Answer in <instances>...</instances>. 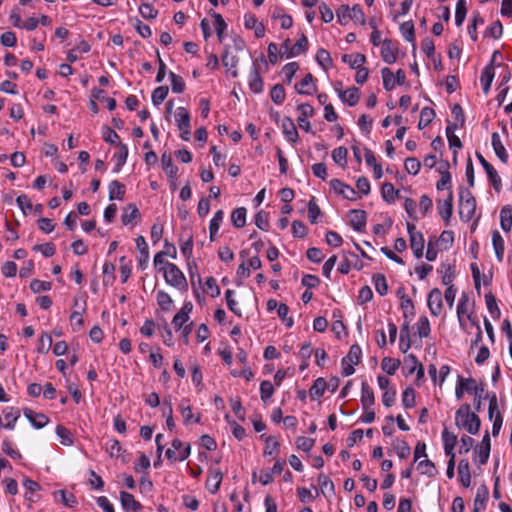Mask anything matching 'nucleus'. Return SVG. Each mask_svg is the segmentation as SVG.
Returning a JSON list of instances; mask_svg holds the SVG:
<instances>
[{
	"label": "nucleus",
	"mask_w": 512,
	"mask_h": 512,
	"mask_svg": "<svg viewBox=\"0 0 512 512\" xmlns=\"http://www.w3.org/2000/svg\"><path fill=\"white\" fill-rule=\"evenodd\" d=\"M492 244H493V248H494L496 257H497L498 261L501 262L503 260L505 247H504V239L502 238L501 234L497 230H494L492 233Z\"/></svg>",
	"instance_id": "c756f323"
},
{
	"label": "nucleus",
	"mask_w": 512,
	"mask_h": 512,
	"mask_svg": "<svg viewBox=\"0 0 512 512\" xmlns=\"http://www.w3.org/2000/svg\"><path fill=\"white\" fill-rule=\"evenodd\" d=\"M119 151L114 155V158L116 159V168L115 172H119L120 168L125 164L127 157H128V147L123 144H118Z\"/></svg>",
	"instance_id": "a18cd8bd"
},
{
	"label": "nucleus",
	"mask_w": 512,
	"mask_h": 512,
	"mask_svg": "<svg viewBox=\"0 0 512 512\" xmlns=\"http://www.w3.org/2000/svg\"><path fill=\"white\" fill-rule=\"evenodd\" d=\"M263 79L257 67L254 65L249 76V87L254 93H261L263 91Z\"/></svg>",
	"instance_id": "b1692460"
},
{
	"label": "nucleus",
	"mask_w": 512,
	"mask_h": 512,
	"mask_svg": "<svg viewBox=\"0 0 512 512\" xmlns=\"http://www.w3.org/2000/svg\"><path fill=\"white\" fill-rule=\"evenodd\" d=\"M212 17L214 18V26H215L218 41L220 43H222L223 42V34L227 28V24L225 23L223 17L219 13L213 12Z\"/></svg>",
	"instance_id": "a19ab883"
},
{
	"label": "nucleus",
	"mask_w": 512,
	"mask_h": 512,
	"mask_svg": "<svg viewBox=\"0 0 512 512\" xmlns=\"http://www.w3.org/2000/svg\"><path fill=\"white\" fill-rule=\"evenodd\" d=\"M140 218V212L135 204H128L121 215V221L123 225H128L132 221Z\"/></svg>",
	"instance_id": "393cba45"
},
{
	"label": "nucleus",
	"mask_w": 512,
	"mask_h": 512,
	"mask_svg": "<svg viewBox=\"0 0 512 512\" xmlns=\"http://www.w3.org/2000/svg\"><path fill=\"white\" fill-rule=\"evenodd\" d=\"M490 437L488 431H486L485 435L483 436L482 442L479 446L476 447L475 452L477 454V463L479 465H484L487 463L490 455Z\"/></svg>",
	"instance_id": "1a4fd4ad"
},
{
	"label": "nucleus",
	"mask_w": 512,
	"mask_h": 512,
	"mask_svg": "<svg viewBox=\"0 0 512 512\" xmlns=\"http://www.w3.org/2000/svg\"><path fill=\"white\" fill-rule=\"evenodd\" d=\"M398 191L394 188L392 183H384L381 188L383 199L388 203H393L398 196Z\"/></svg>",
	"instance_id": "c03bdc74"
},
{
	"label": "nucleus",
	"mask_w": 512,
	"mask_h": 512,
	"mask_svg": "<svg viewBox=\"0 0 512 512\" xmlns=\"http://www.w3.org/2000/svg\"><path fill=\"white\" fill-rule=\"evenodd\" d=\"M271 99L276 104H281L285 100V89L281 84L273 86L270 92Z\"/></svg>",
	"instance_id": "338daca9"
},
{
	"label": "nucleus",
	"mask_w": 512,
	"mask_h": 512,
	"mask_svg": "<svg viewBox=\"0 0 512 512\" xmlns=\"http://www.w3.org/2000/svg\"><path fill=\"white\" fill-rule=\"evenodd\" d=\"M399 366L400 361L390 357H384L381 362V368L389 375H393Z\"/></svg>",
	"instance_id": "603ef678"
},
{
	"label": "nucleus",
	"mask_w": 512,
	"mask_h": 512,
	"mask_svg": "<svg viewBox=\"0 0 512 512\" xmlns=\"http://www.w3.org/2000/svg\"><path fill=\"white\" fill-rule=\"evenodd\" d=\"M458 475L462 485L466 488L469 487L471 484V474L468 460H460L458 464Z\"/></svg>",
	"instance_id": "4be33fe9"
},
{
	"label": "nucleus",
	"mask_w": 512,
	"mask_h": 512,
	"mask_svg": "<svg viewBox=\"0 0 512 512\" xmlns=\"http://www.w3.org/2000/svg\"><path fill=\"white\" fill-rule=\"evenodd\" d=\"M367 214L364 210L353 209L349 212V223L356 231H363L366 226Z\"/></svg>",
	"instance_id": "9b49d317"
},
{
	"label": "nucleus",
	"mask_w": 512,
	"mask_h": 512,
	"mask_svg": "<svg viewBox=\"0 0 512 512\" xmlns=\"http://www.w3.org/2000/svg\"><path fill=\"white\" fill-rule=\"evenodd\" d=\"M169 92L168 86H159L152 92V102L155 106H159L167 97Z\"/></svg>",
	"instance_id": "3c124183"
},
{
	"label": "nucleus",
	"mask_w": 512,
	"mask_h": 512,
	"mask_svg": "<svg viewBox=\"0 0 512 512\" xmlns=\"http://www.w3.org/2000/svg\"><path fill=\"white\" fill-rule=\"evenodd\" d=\"M274 393V387L272 383L268 380H264L260 384V394H261V400L263 402H267Z\"/></svg>",
	"instance_id": "774afa93"
},
{
	"label": "nucleus",
	"mask_w": 512,
	"mask_h": 512,
	"mask_svg": "<svg viewBox=\"0 0 512 512\" xmlns=\"http://www.w3.org/2000/svg\"><path fill=\"white\" fill-rule=\"evenodd\" d=\"M427 305L432 315L439 316L442 312V293L438 288L430 291L427 299Z\"/></svg>",
	"instance_id": "6e6552de"
},
{
	"label": "nucleus",
	"mask_w": 512,
	"mask_h": 512,
	"mask_svg": "<svg viewBox=\"0 0 512 512\" xmlns=\"http://www.w3.org/2000/svg\"><path fill=\"white\" fill-rule=\"evenodd\" d=\"M183 236H185L186 239L183 240V238H181L180 250L186 259H190L193 249V234L191 229L185 227L183 229Z\"/></svg>",
	"instance_id": "f3484780"
},
{
	"label": "nucleus",
	"mask_w": 512,
	"mask_h": 512,
	"mask_svg": "<svg viewBox=\"0 0 512 512\" xmlns=\"http://www.w3.org/2000/svg\"><path fill=\"white\" fill-rule=\"evenodd\" d=\"M23 413L29 422L37 429L43 428L49 422V418L46 415L37 413L32 409L26 408Z\"/></svg>",
	"instance_id": "2eb2a0df"
},
{
	"label": "nucleus",
	"mask_w": 512,
	"mask_h": 512,
	"mask_svg": "<svg viewBox=\"0 0 512 512\" xmlns=\"http://www.w3.org/2000/svg\"><path fill=\"white\" fill-rule=\"evenodd\" d=\"M492 146L495 154L500 159L502 163H507L508 161V153L506 148L501 142L500 136L497 132L492 133Z\"/></svg>",
	"instance_id": "412c9836"
},
{
	"label": "nucleus",
	"mask_w": 512,
	"mask_h": 512,
	"mask_svg": "<svg viewBox=\"0 0 512 512\" xmlns=\"http://www.w3.org/2000/svg\"><path fill=\"white\" fill-rule=\"evenodd\" d=\"M411 347L409 340V325L404 324L400 332V349L403 353H406Z\"/></svg>",
	"instance_id": "6e6d98bb"
},
{
	"label": "nucleus",
	"mask_w": 512,
	"mask_h": 512,
	"mask_svg": "<svg viewBox=\"0 0 512 512\" xmlns=\"http://www.w3.org/2000/svg\"><path fill=\"white\" fill-rule=\"evenodd\" d=\"M169 77L171 79L172 91L174 93H182L185 90V82L183 78L174 72L169 73Z\"/></svg>",
	"instance_id": "052dcab7"
},
{
	"label": "nucleus",
	"mask_w": 512,
	"mask_h": 512,
	"mask_svg": "<svg viewBox=\"0 0 512 512\" xmlns=\"http://www.w3.org/2000/svg\"><path fill=\"white\" fill-rule=\"evenodd\" d=\"M161 164L165 173L170 178H175L178 172V168L173 164L172 157L168 153H163L161 156Z\"/></svg>",
	"instance_id": "473e14b6"
},
{
	"label": "nucleus",
	"mask_w": 512,
	"mask_h": 512,
	"mask_svg": "<svg viewBox=\"0 0 512 512\" xmlns=\"http://www.w3.org/2000/svg\"><path fill=\"white\" fill-rule=\"evenodd\" d=\"M435 117V111L430 107H424L420 113V119L418 122V128L424 129L427 127Z\"/></svg>",
	"instance_id": "ea45409f"
},
{
	"label": "nucleus",
	"mask_w": 512,
	"mask_h": 512,
	"mask_svg": "<svg viewBox=\"0 0 512 512\" xmlns=\"http://www.w3.org/2000/svg\"><path fill=\"white\" fill-rule=\"evenodd\" d=\"M375 402V396L372 388L366 383L362 382L361 387V403L364 410H367Z\"/></svg>",
	"instance_id": "5701e85b"
},
{
	"label": "nucleus",
	"mask_w": 512,
	"mask_h": 512,
	"mask_svg": "<svg viewBox=\"0 0 512 512\" xmlns=\"http://www.w3.org/2000/svg\"><path fill=\"white\" fill-rule=\"evenodd\" d=\"M398 46L390 39H384L381 46V57L387 64H393L397 61Z\"/></svg>",
	"instance_id": "0eeeda50"
},
{
	"label": "nucleus",
	"mask_w": 512,
	"mask_h": 512,
	"mask_svg": "<svg viewBox=\"0 0 512 512\" xmlns=\"http://www.w3.org/2000/svg\"><path fill=\"white\" fill-rule=\"evenodd\" d=\"M476 157L484 168L493 188L496 191H500L502 187V181L495 168L483 157L482 154L477 152Z\"/></svg>",
	"instance_id": "20e7f679"
},
{
	"label": "nucleus",
	"mask_w": 512,
	"mask_h": 512,
	"mask_svg": "<svg viewBox=\"0 0 512 512\" xmlns=\"http://www.w3.org/2000/svg\"><path fill=\"white\" fill-rule=\"evenodd\" d=\"M223 215H224L223 211L218 210L214 214L213 218L210 221L209 230H210V240L211 241L215 240V235L217 234V232L220 228V224L223 220Z\"/></svg>",
	"instance_id": "79ce46f5"
},
{
	"label": "nucleus",
	"mask_w": 512,
	"mask_h": 512,
	"mask_svg": "<svg viewBox=\"0 0 512 512\" xmlns=\"http://www.w3.org/2000/svg\"><path fill=\"white\" fill-rule=\"evenodd\" d=\"M437 209L439 215L445 221H448L450 219L453 210V194L451 190L449 191L446 199L438 202Z\"/></svg>",
	"instance_id": "dca6fc26"
},
{
	"label": "nucleus",
	"mask_w": 512,
	"mask_h": 512,
	"mask_svg": "<svg viewBox=\"0 0 512 512\" xmlns=\"http://www.w3.org/2000/svg\"><path fill=\"white\" fill-rule=\"evenodd\" d=\"M295 89L299 94H313L316 91V86L313 84V75L311 73L306 74L301 82L295 85Z\"/></svg>",
	"instance_id": "a211bd4d"
},
{
	"label": "nucleus",
	"mask_w": 512,
	"mask_h": 512,
	"mask_svg": "<svg viewBox=\"0 0 512 512\" xmlns=\"http://www.w3.org/2000/svg\"><path fill=\"white\" fill-rule=\"evenodd\" d=\"M381 75H382L383 86H384L385 90H387V91L393 90L395 87V79H394L393 72L389 68L384 67L381 70Z\"/></svg>",
	"instance_id": "09e8293b"
},
{
	"label": "nucleus",
	"mask_w": 512,
	"mask_h": 512,
	"mask_svg": "<svg viewBox=\"0 0 512 512\" xmlns=\"http://www.w3.org/2000/svg\"><path fill=\"white\" fill-rule=\"evenodd\" d=\"M331 188L343 198L356 201L358 199L357 192L350 185L343 183L339 179H332L330 181Z\"/></svg>",
	"instance_id": "423d86ee"
},
{
	"label": "nucleus",
	"mask_w": 512,
	"mask_h": 512,
	"mask_svg": "<svg viewBox=\"0 0 512 512\" xmlns=\"http://www.w3.org/2000/svg\"><path fill=\"white\" fill-rule=\"evenodd\" d=\"M246 208L239 207L231 213V222L236 228H242L246 224Z\"/></svg>",
	"instance_id": "4c0bfd02"
},
{
	"label": "nucleus",
	"mask_w": 512,
	"mask_h": 512,
	"mask_svg": "<svg viewBox=\"0 0 512 512\" xmlns=\"http://www.w3.org/2000/svg\"><path fill=\"white\" fill-rule=\"evenodd\" d=\"M115 265L111 262H106L103 265V284L105 286L111 285L115 279Z\"/></svg>",
	"instance_id": "8fccbe9b"
},
{
	"label": "nucleus",
	"mask_w": 512,
	"mask_h": 512,
	"mask_svg": "<svg viewBox=\"0 0 512 512\" xmlns=\"http://www.w3.org/2000/svg\"><path fill=\"white\" fill-rule=\"evenodd\" d=\"M455 422L458 427H462L470 434H477L480 430L481 420L477 414L470 412L468 404L463 405L456 411Z\"/></svg>",
	"instance_id": "f257e3e1"
},
{
	"label": "nucleus",
	"mask_w": 512,
	"mask_h": 512,
	"mask_svg": "<svg viewBox=\"0 0 512 512\" xmlns=\"http://www.w3.org/2000/svg\"><path fill=\"white\" fill-rule=\"evenodd\" d=\"M467 13L466 0H458L455 11V23L457 26H461L465 20Z\"/></svg>",
	"instance_id": "5fc2aeb1"
},
{
	"label": "nucleus",
	"mask_w": 512,
	"mask_h": 512,
	"mask_svg": "<svg viewBox=\"0 0 512 512\" xmlns=\"http://www.w3.org/2000/svg\"><path fill=\"white\" fill-rule=\"evenodd\" d=\"M410 239V247L416 258H421L424 250V237L423 234L420 233L418 235L409 237Z\"/></svg>",
	"instance_id": "f704fd0d"
},
{
	"label": "nucleus",
	"mask_w": 512,
	"mask_h": 512,
	"mask_svg": "<svg viewBox=\"0 0 512 512\" xmlns=\"http://www.w3.org/2000/svg\"><path fill=\"white\" fill-rule=\"evenodd\" d=\"M326 387H327V382L325 381V379L322 377L317 378L314 381L312 387L310 388V391H309L310 397L312 399H318V398L322 397L325 392Z\"/></svg>",
	"instance_id": "c9c22d12"
},
{
	"label": "nucleus",
	"mask_w": 512,
	"mask_h": 512,
	"mask_svg": "<svg viewBox=\"0 0 512 512\" xmlns=\"http://www.w3.org/2000/svg\"><path fill=\"white\" fill-rule=\"evenodd\" d=\"M282 130L288 141L295 143L298 139L297 128L291 118L285 117L282 120Z\"/></svg>",
	"instance_id": "aec40b11"
},
{
	"label": "nucleus",
	"mask_w": 512,
	"mask_h": 512,
	"mask_svg": "<svg viewBox=\"0 0 512 512\" xmlns=\"http://www.w3.org/2000/svg\"><path fill=\"white\" fill-rule=\"evenodd\" d=\"M489 492L488 488L485 485L480 486L477 489V493L474 499V509L484 510L486 507V502L488 500Z\"/></svg>",
	"instance_id": "c85d7f7f"
},
{
	"label": "nucleus",
	"mask_w": 512,
	"mask_h": 512,
	"mask_svg": "<svg viewBox=\"0 0 512 512\" xmlns=\"http://www.w3.org/2000/svg\"><path fill=\"white\" fill-rule=\"evenodd\" d=\"M339 98L347 103L349 106H355L360 99V91L356 87H351L347 90L336 89Z\"/></svg>",
	"instance_id": "ddd939ff"
},
{
	"label": "nucleus",
	"mask_w": 512,
	"mask_h": 512,
	"mask_svg": "<svg viewBox=\"0 0 512 512\" xmlns=\"http://www.w3.org/2000/svg\"><path fill=\"white\" fill-rule=\"evenodd\" d=\"M136 247L139 251L138 266L141 270H145L149 260V248L143 236L137 237Z\"/></svg>",
	"instance_id": "f8f14e48"
},
{
	"label": "nucleus",
	"mask_w": 512,
	"mask_h": 512,
	"mask_svg": "<svg viewBox=\"0 0 512 512\" xmlns=\"http://www.w3.org/2000/svg\"><path fill=\"white\" fill-rule=\"evenodd\" d=\"M261 439L265 440V455H272L274 451L279 447V442L273 436H266L265 434H262Z\"/></svg>",
	"instance_id": "bf43d9fd"
},
{
	"label": "nucleus",
	"mask_w": 512,
	"mask_h": 512,
	"mask_svg": "<svg viewBox=\"0 0 512 512\" xmlns=\"http://www.w3.org/2000/svg\"><path fill=\"white\" fill-rule=\"evenodd\" d=\"M500 225L505 232H510L512 228V207L504 206L500 211Z\"/></svg>",
	"instance_id": "cd10ccee"
},
{
	"label": "nucleus",
	"mask_w": 512,
	"mask_h": 512,
	"mask_svg": "<svg viewBox=\"0 0 512 512\" xmlns=\"http://www.w3.org/2000/svg\"><path fill=\"white\" fill-rule=\"evenodd\" d=\"M109 199L122 200L125 195V186L118 180H113L109 184Z\"/></svg>",
	"instance_id": "bb28decb"
},
{
	"label": "nucleus",
	"mask_w": 512,
	"mask_h": 512,
	"mask_svg": "<svg viewBox=\"0 0 512 512\" xmlns=\"http://www.w3.org/2000/svg\"><path fill=\"white\" fill-rule=\"evenodd\" d=\"M348 151L345 147H338L332 151V158L338 165L344 167L347 164Z\"/></svg>",
	"instance_id": "4d7b16f0"
},
{
	"label": "nucleus",
	"mask_w": 512,
	"mask_h": 512,
	"mask_svg": "<svg viewBox=\"0 0 512 512\" xmlns=\"http://www.w3.org/2000/svg\"><path fill=\"white\" fill-rule=\"evenodd\" d=\"M120 502L122 508L127 512H137L142 509L140 502L136 501L134 496L128 492H120Z\"/></svg>",
	"instance_id": "4468645a"
},
{
	"label": "nucleus",
	"mask_w": 512,
	"mask_h": 512,
	"mask_svg": "<svg viewBox=\"0 0 512 512\" xmlns=\"http://www.w3.org/2000/svg\"><path fill=\"white\" fill-rule=\"evenodd\" d=\"M467 200L460 201L459 215L462 220L468 222L473 217L476 210V200L471 193H466Z\"/></svg>",
	"instance_id": "39448f33"
},
{
	"label": "nucleus",
	"mask_w": 512,
	"mask_h": 512,
	"mask_svg": "<svg viewBox=\"0 0 512 512\" xmlns=\"http://www.w3.org/2000/svg\"><path fill=\"white\" fill-rule=\"evenodd\" d=\"M442 440L444 444L445 454L449 457H455L453 450L457 443V436L454 433L448 431L447 429H444L442 432Z\"/></svg>",
	"instance_id": "6ab92c4d"
},
{
	"label": "nucleus",
	"mask_w": 512,
	"mask_h": 512,
	"mask_svg": "<svg viewBox=\"0 0 512 512\" xmlns=\"http://www.w3.org/2000/svg\"><path fill=\"white\" fill-rule=\"evenodd\" d=\"M459 383L463 386L464 391L470 394H477L478 392H483L484 389L479 387L477 382L473 378H462L458 377Z\"/></svg>",
	"instance_id": "58836bf2"
},
{
	"label": "nucleus",
	"mask_w": 512,
	"mask_h": 512,
	"mask_svg": "<svg viewBox=\"0 0 512 512\" xmlns=\"http://www.w3.org/2000/svg\"><path fill=\"white\" fill-rule=\"evenodd\" d=\"M159 270L163 271L165 281L171 286L183 291L188 289L186 277L175 264L166 262L165 268H159Z\"/></svg>",
	"instance_id": "7ed1b4c3"
},
{
	"label": "nucleus",
	"mask_w": 512,
	"mask_h": 512,
	"mask_svg": "<svg viewBox=\"0 0 512 512\" xmlns=\"http://www.w3.org/2000/svg\"><path fill=\"white\" fill-rule=\"evenodd\" d=\"M417 332L421 338L428 337L431 331L429 320L426 316H421L417 322Z\"/></svg>",
	"instance_id": "69168bd1"
},
{
	"label": "nucleus",
	"mask_w": 512,
	"mask_h": 512,
	"mask_svg": "<svg viewBox=\"0 0 512 512\" xmlns=\"http://www.w3.org/2000/svg\"><path fill=\"white\" fill-rule=\"evenodd\" d=\"M156 299H157L158 305L161 307L162 310H166V311L170 310L173 301L168 293L160 290L157 292Z\"/></svg>",
	"instance_id": "0e129e2a"
},
{
	"label": "nucleus",
	"mask_w": 512,
	"mask_h": 512,
	"mask_svg": "<svg viewBox=\"0 0 512 512\" xmlns=\"http://www.w3.org/2000/svg\"><path fill=\"white\" fill-rule=\"evenodd\" d=\"M342 61L348 64L351 69H358L366 62V56L361 53L344 54Z\"/></svg>",
	"instance_id": "a878e982"
},
{
	"label": "nucleus",
	"mask_w": 512,
	"mask_h": 512,
	"mask_svg": "<svg viewBox=\"0 0 512 512\" xmlns=\"http://www.w3.org/2000/svg\"><path fill=\"white\" fill-rule=\"evenodd\" d=\"M400 31L402 36L408 42H411L413 45V49H416L415 45V28L412 21H406L400 25Z\"/></svg>",
	"instance_id": "72a5a7b5"
},
{
	"label": "nucleus",
	"mask_w": 512,
	"mask_h": 512,
	"mask_svg": "<svg viewBox=\"0 0 512 512\" xmlns=\"http://www.w3.org/2000/svg\"><path fill=\"white\" fill-rule=\"evenodd\" d=\"M179 408L183 417V423L187 425L193 417L190 401L188 399H182Z\"/></svg>",
	"instance_id": "13d9d810"
},
{
	"label": "nucleus",
	"mask_w": 512,
	"mask_h": 512,
	"mask_svg": "<svg viewBox=\"0 0 512 512\" xmlns=\"http://www.w3.org/2000/svg\"><path fill=\"white\" fill-rule=\"evenodd\" d=\"M417 468L422 474H425L429 477H433L437 473L434 463L432 461H430L429 459L420 461L418 463Z\"/></svg>",
	"instance_id": "864d4df0"
},
{
	"label": "nucleus",
	"mask_w": 512,
	"mask_h": 512,
	"mask_svg": "<svg viewBox=\"0 0 512 512\" xmlns=\"http://www.w3.org/2000/svg\"><path fill=\"white\" fill-rule=\"evenodd\" d=\"M316 61L324 70H328L332 65V58L330 53L323 48L317 51Z\"/></svg>",
	"instance_id": "37998d69"
},
{
	"label": "nucleus",
	"mask_w": 512,
	"mask_h": 512,
	"mask_svg": "<svg viewBox=\"0 0 512 512\" xmlns=\"http://www.w3.org/2000/svg\"><path fill=\"white\" fill-rule=\"evenodd\" d=\"M373 282L376 291L381 295L384 296L388 292V284L386 281V278L383 274L377 273L373 276Z\"/></svg>",
	"instance_id": "de8ad7c7"
},
{
	"label": "nucleus",
	"mask_w": 512,
	"mask_h": 512,
	"mask_svg": "<svg viewBox=\"0 0 512 512\" xmlns=\"http://www.w3.org/2000/svg\"><path fill=\"white\" fill-rule=\"evenodd\" d=\"M175 118H176L177 127H178L179 130L191 128V126H190V114H189V112H188V110L186 108L179 107L177 109Z\"/></svg>",
	"instance_id": "7c9ffc66"
},
{
	"label": "nucleus",
	"mask_w": 512,
	"mask_h": 512,
	"mask_svg": "<svg viewBox=\"0 0 512 512\" xmlns=\"http://www.w3.org/2000/svg\"><path fill=\"white\" fill-rule=\"evenodd\" d=\"M3 414H4V418L7 420V423L4 427L7 429H13L16 421L18 420V418L20 416L19 410L14 409V408H6L3 411Z\"/></svg>",
	"instance_id": "49530a36"
},
{
	"label": "nucleus",
	"mask_w": 512,
	"mask_h": 512,
	"mask_svg": "<svg viewBox=\"0 0 512 512\" xmlns=\"http://www.w3.org/2000/svg\"><path fill=\"white\" fill-rule=\"evenodd\" d=\"M223 479V473L218 468H210L208 470V478L206 481V488L212 493L215 494L218 492L221 482Z\"/></svg>",
	"instance_id": "9d476101"
},
{
	"label": "nucleus",
	"mask_w": 512,
	"mask_h": 512,
	"mask_svg": "<svg viewBox=\"0 0 512 512\" xmlns=\"http://www.w3.org/2000/svg\"><path fill=\"white\" fill-rule=\"evenodd\" d=\"M308 40L307 37L302 34L300 38L296 41V43L292 46L289 53L287 54V58L295 57L301 53H304L307 50Z\"/></svg>",
	"instance_id": "e433bc0d"
},
{
	"label": "nucleus",
	"mask_w": 512,
	"mask_h": 512,
	"mask_svg": "<svg viewBox=\"0 0 512 512\" xmlns=\"http://www.w3.org/2000/svg\"><path fill=\"white\" fill-rule=\"evenodd\" d=\"M245 43L240 38H235L233 40V46H226L224 49V53L222 55V63L224 67H226L233 77L238 76L237 65L239 62V58L237 53L244 49Z\"/></svg>",
	"instance_id": "f03ea898"
},
{
	"label": "nucleus",
	"mask_w": 512,
	"mask_h": 512,
	"mask_svg": "<svg viewBox=\"0 0 512 512\" xmlns=\"http://www.w3.org/2000/svg\"><path fill=\"white\" fill-rule=\"evenodd\" d=\"M494 75V68L492 67V65H487L482 71L480 80L483 86V92L485 94H488V92L490 91Z\"/></svg>",
	"instance_id": "2f4dec72"
},
{
	"label": "nucleus",
	"mask_w": 512,
	"mask_h": 512,
	"mask_svg": "<svg viewBox=\"0 0 512 512\" xmlns=\"http://www.w3.org/2000/svg\"><path fill=\"white\" fill-rule=\"evenodd\" d=\"M361 355H362L361 347L359 345L355 344L350 347L349 353L343 359L352 364L357 365L360 362Z\"/></svg>",
	"instance_id": "e2e57ef3"
},
{
	"label": "nucleus",
	"mask_w": 512,
	"mask_h": 512,
	"mask_svg": "<svg viewBox=\"0 0 512 512\" xmlns=\"http://www.w3.org/2000/svg\"><path fill=\"white\" fill-rule=\"evenodd\" d=\"M440 272L442 273V283L446 286L452 285L454 271L452 270L451 265L448 263H442Z\"/></svg>",
	"instance_id": "680f3d73"
}]
</instances>
